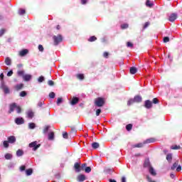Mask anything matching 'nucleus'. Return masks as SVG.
Segmentation results:
<instances>
[{"mask_svg":"<svg viewBox=\"0 0 182 182\" xmlns=\"http://www.w3.org/2000/svg\"><path fill=\"white\" fill-rule=\"evenodd\" d=\"M87 164H82L80 166V162H75L74 164V169L75 173H80V171L85 170L86 168Z\"/></svg>","mask_w":182,"mask_h":182,"instance_id":"nucleus-1","label":"nucleus"},{"mask_svg":"<svg viewBox=\"0 0 182 182\" xmlns=\"http://www.w3.org/2000/svg\"><path fill=\"white\" fill-rule=\"evenodd\" d=\"M105 103H106V102L103 97H99L95 100V105L97 106V107H103V106H105Z\"/></svg>","mask_w":182,"mask_h":182,"instance_id":"nucleus-2","label":"nucleus"},{"mask_svg":"<svg viewBox=\"0 0 182 182\" xmlns=\"http://www.w3.org/2000/svg\"><path fill=\"white\" fill-rule=\"evenodd\" d=\"M0 89L3 90V92L5 95H9V93H11L9 87H8L6 85H5V82L4 81L1 82Z\"/></svg>","mask_w":182,"mask_h":182,"instance_id":"nucleus-3","label":"nucleus"},{"mask_svg":"<svg viewBox=\"0 0 182 182\" xmlns=\"http://www.w3.org/2000/svg\"><path fill=\"white\" fill-rule=\"evenodd\" d=\"M53 39L54 41V44L55 46L59 45V43H60V42H62V41H63V37L62 36V35L58 34V36H54L53 37Z\"/></svg>","mask_w":182,"mask_h":182,"instance_id":"nucleus-4","label":"nucleus"},{"mask_svg":"<svg viewBox=\"0 0 182 182\" xmlns=\"http://www.w3.org/2000/svg\"><path fill=\"white\" fill-rule=\"evenodd\" d=\"M28 147L33 149V151H36L39 147H41V144H38V141H35L29 144Z\"/></svg>","mask_w":182,"mask_h":182,"instance_id":"nucleus-5","label":"nucleus"},{"mask_svg":"<svg viewBox=\"0 0 182 182\" xmlns=\"http://www.w3.org/2000/svg\"><path fill=\"white\" fill-rule=\"evenodd\" d=\"M144 107H146V109H151V107H153V103L151 101L149 100H146L144 102Z\"/></svg>","mask_w":182,"mask_h":182,"instance_id":"nucleus-6","label":"nucleus"},{"mask_svg":"<svg viewBox=\"0 0 182 182\" xmlns=\"http://www.w3.org/2000/svg\"><path fill=\"white\" fill-rule=\"evenodd\" d=\"M16 124H23L25 123V120L22 117H17L15 119Z\"/></svg>","mask_w":182,"mask_h":182,"instance_id":"nucleus-7","label":"nucleus"},{"mask_svg":"<svg viewBox=\"0 0 182 182\" xmlns=\"http://www.w3.org/2000/svg\"><path fill=\"white\" fill-rule=\"evenodd\" d=\"M86 180V176L83 174H80L77 176V181L78 182H83Z\"/></svg>","mask_w":182,"mask_h":182,"instance_id":"nucleus-8","label":"nucleus"},{"mask_svg":"<svg viewBox=\"0 0 182 182\" xmlns=\"http://www.w3.org/2000/svg\"><path fill=\"white\" fill-rule=\"evenodd\" d=\"M8 142L11 144H14L16 141V137L15 136H10L7 138Z\"/></svg>","mask_w":182,"mask_h":182,"instance_id":"nucleus-9","label":"nucleus"},{"mask_svg":"<svg viewBox=\"0 0 182 182\" xmlns=\"http://www.w3.org/2000/svg\"><path fill=\"white\" fill-rule=\"evenodd\" d=\"M16 109V103L14 102L9 106V114H11Z\"/></svg>","mask_w":182,"mask_h":182,"instance_id":"nucleus-10","label":"nucleus"},{"mask_svg":"<svg viewBox=\"0 0 182 182\" xmlns=\"http://www.w3.org/2000/svg\"><path fill=\"white\" fill-rule=\"evenodd\" d=\"M31 79L32 75L31 74H26L23 77V80H24V82H29V80H31Z\"/></svg>","mask_w":182,"mask_h":182,"instance_id":"nucleus-11","label":"nucleus"},{"mask_svg":"<svg viewBox=\"0 0 182 182\" xmlns=\"http://www.w3.org/2000/svg\"><path fill=\"white\" fill-rule=\"evenodd\" d=\"M177 18H178L177 14H171V16H169L168 18V21L170 22H174V21H176Z\"/></svg>","mask_w":182,"mask_h":182,"instance_id":"nucleus-12","label":"nucleus"},{"mask_svg":"<svg viewBox=\"0 0 182 182\" xmlns=\"http://www.w3.org/2000/svg\"><path fill=\"white\" fill-rule=\"evenodd\" d=\"M77 103H79V98L77 97H74L70 101V105H72V106H75V105H77Z\"/></svg>","mask_w":182,"mask_h":182,"instance_id":"nucleus-13","label":"nucleus"},{"mask_svg":"<svg viewBox=\"0 0 182 182\" xmlns=\"http://www.w3.org/2000/svg\"><path fill=\"white\" fill-rule=\"evenodd\" d=\"M141 100H143V99L139 95H136L134 97V102H135V103H140V102H141Z\"/></svg>","mask_w":182,"mask_h":182,"instance_id":"nucleus-14","label":"nucleus"},{"mask_svg":"<svg viewBox=\"0 0 182 182\" xmlns=\"http://www.w3.org/2000/svg\"><path fill=\"white\" fill-rule=\"evenodd\" d=\"M28 53H29V50L28 49H23L19 52V55L26 56V55H28Z\"/></svg>","mask_w":182,"mask_h":182,"instance_id":"nucleus-15","label":"nucleus"},{"mask_svg":"<svg viewBox=\"0 0 182 182\" xmlns=\"http://www.w3.org/2000/svg\"><path fill=\"white\" fill-rule=\"evenodd\" d=\"M129 73H131V75H136V73H137V68L136 67H131Z\"/></svg>","mask_w":182,"mask_h":182,"instance_id":"nucleus-16","label":"nucleus"},{"mask_svg":"<svg viewBox=\"0 0 182 182\" xmlns=\"http://www.w3.org/2000/svg\"><path fill=\"white\" fill-rule=\"evenodd\" d=\"M23 86H24V85H23V83L18 84V85H16L15 86V89H16V90L19 91V90L23 89Z\"/></svg>","mask_w":182,"mask_h":182,"instance_id":"nucleus-17","label":"nucleus"},{"mask_svg":"<svg viewBox=\"0 0 182 182\" xmlns=\"http://www.w3.org/2000/svg\"><path fill=\"white\" fill-rule=\"evenodd\" d=\"M149 173L151 176H157V173H156V171H154L153 166H150Z\"/></svg>","mask_w":182,"mask_h":182,"instance_id":"nucleus-18","label":"nucleus"},{"mask_svg":"<svg viewBox=\"0 0 182 182\" xmlns=\"http://www.w3.org/2000/svg\"><path fill=\"white\" fill-rule=\"evenodd\" d=\"M4 62L6 65H7V66H11L12 63V61L11 60V58H9V57L6 58Z\"/></svg>","mask_w":182,"mask_h":182,"instance_id":"nucleus-19","label":"nucleus"},{"mask_svg":"<svg viewBox=\"0 0 182 182\" xmlns=\"http://www.w3.org/2000/svg\"><path fill=\"white\" fill-rule=\"evenodd\" d=\"M133 147L134 149L137 148V149H141V147H144V143H139V144H134L133 146Z\"/></svg>","mask_w":182,"mask_h":182,"instance_id":"nucleus-20","label":"nucleus"},{"mask_svg":"<svg viewBox=\"0 0 182 182\" xmlns=\"http://www.w3.org/2000/svg\"><path fill=\"white\" fill-rule=\"evenodd\" d=\"M76 77H77V79H78V80H84L85 75L84 74H77Z\"/></svg>","mask_w":182,"mask_h":182,"instance_id":"nucleus-21","label":"nucleus"},{"mask_svg":"<svg viewBox=\"0 0 182 182\" xmlns=\"http://www.w3.org/2000/svg\"><path fill=\"white\" fill-rule=\"evenodd\" d=\"M156 141V139L154 138H150L146 139L144 142V144H146L147 143H154Z\"/></svg>","mask_w":182,"mask_h":182,"instance_id":"nucleus-22","label":"nucleus"},{"mask_svg":"<svg viewBox=\"0 0 182 182\" xmlns=\"http://www.w3.org/2000/svg\"><path fill=\"white\" fill-rule=\"evenodd\" d=\"M144 167L146 168L147 167H149L150 168V167H151V165H150V161L149 160H146L144 162Z\"/></svg>","mask_w":182,"mask_h":182,"instance_id":"nucleus-23","label":"nucleus"},{"mask_svg":"<svg viewBox=\"0 0 182 182\" xmlns=\"http://www.w3.org/2000/svg\"><path fill=\"white\" fill-rule=\"evenodd\" d=\"M33 116H34L33 112H32L31 110L28 111L27 117H28V119H32Z\"/></svg>","mask_w":182,"mask_h":182,"instance_id":"nucleus-24","label":"nucleus"},{"mask_svg":"<svg viewBox=\"0 0 182 182\" xmlns=\"http://www.w3.org/2000/svg\"><path fill=\"white\" fill-rule=\"evenodd\" d=\"M112 171H113V169L109 167H105L104 168V172H105L107 174H109L110 173H112Z\"/></svg>","mask_w":182,"mask_h":182,"instance_id":"nucleus-25","label":"nucleus"},{"mask_svg":"<svg viewBox=\"0 0 182 182\" xmlns=\"http://www.w3.org/2000/svg\"><path fill=\"white\" fill-rule=\"evenodd\" d=\"M21 156H23V151L21 149H18L16 151V156L21 157Z\"/></svg>","mask_w":182,"mask_h":182,"instance_id":"nucleus-26","label":"nucleus"},{"mask_svg":"<svg viewBox=\"0 0 182 182\" xmlns=\"http://www.w3.org/2000/svg\"><path fill=\"white\" fill-rule=\"evenodd\" d=\"M100 146V145L99 143H97V142H93V143L92 144V149H99Z\"/></svg>","mask_w":182,"mask_h":182,"instance_id":"nucleus-27","label":"nucleus"},{"mask_svg":"<svg viewBox=\"0 0 182 182\" xmlns=\"http://www.w3.org/2000/svg\"><path fill=\"white\" fill-rule=\"evenodd\" d=\"M32 173H33V170L32 168H28L26 170V176H32Z\"/></svg>","mask_w":182,"mask_h":182,"instance_id":"nucleus-28","label":"nucleus"},{"mask_svg":"<svg viewBox=\"0 0 182 182\" xmlns=\"http://www.w3.org/2000/svg\"><path fill=\"white\" fill-rule=\"evenodd\" d=\"M53 139H55V133L50 132L48 134V140H53Z\"/></svg>","mask_w":182,"mask_h":182,"instance_id":"nucleus-29","label":"nucleus"},{"mask_svg":"<svg viewBox=\"0 0 182 182\" xmlns=\"http://www.w3.org/2000/svg\"><path fill=\"white\" fill-rule=\"evenodd\" d=\"M134 103H135V102H134V98H131L127 102V106H132V105H133Z\"/></svg>","mask_w":182,"mask_h":182,"instance_id":"nucleus-30","label":"nucleus"},{"mask_svg":"<svg viewBox=\"0 0 182 182\" xmlns=\"http://www.w3.org/2000/svg\"><path fill=\"white\" fill-rule=\"evenodd\" d=\"M17 75H18V76H21L22 77H23V76L25 75V71L24 70H18V71H17Z\"/></svg>","mask_w":182,"mask_h":182,"instance_id":"nucleus-31","label":"nucleus"},{"mask_svg":"<svg viewBox=\"0 0 182 182\" xmlns=\"http://www.w3.org/2000/svg\"><path fill=\"white\" fill-rule=\"evenodd\" d=\"M95 41H97V38H96L95 36L90 37L88 39V42H95Z\"/></svg>","mask_w":182,"mask_h":182,"instance_id":"nucleus-32","label":"nucleus"},{"mask_svg":"<svg viewBox=\"0 0 182 182\" xmlns=\"http://www.w3.org/2000/svg\"><path fill=\"white\" fill-rule=\"evenodd\" d=\"M27 95L28 93L26 92V91H21L19 94L20 97H25Z\"/></svg>","mask_w":182,"mask_h":182,"instance_id":"nucleus-33","label":"nucleus"},{"mask_svg":"<svg viewBox=\"0 0 182 182\" xmlns=\"http://www.w3.org/2000/svg\"><path fill=\"white\" fill-rule=\"evenodd\" d=\"M178 166V161H176L171 166V170H176V168Z\"/></svg>","mask_w":182,"mask_h":182,"instance_id":"nucleus-34","label":"nucleus"},{"mask_svg":"<svg viewBox=\"0 0 182 182\" xmlns=\"http://www.w3.org/2000/svg\"><path fill=\"white\" fill-rule=\"evenodd\" d=\"M126 129L127 130V132H130L132 130V129H133V124H129L126 126Z\"/></svg>","mask_w":182,"mask_h":182,"instance_id":"nucleus-35","label":"nucleus"},{"mask_svg":"<svg viewBox=\"0 0 182 182\" xmlns=\"http://www.w3.org/2000/svg\"><path fill=\"white\" fill-rule=\"evenodd\" d=\"M4 157H5L6 160H11V159H12V154H6Z\"/></svg>","mask_w":182,"mask_h":182,"instance_id":"nucleus-36","label":"nucleus"},{"mask_svg":"<svg viewBox=\"0 0 182 182\" xmlns=\"http://www.w3.org/2000/svg\"><path fill=\"white\" fill-rule=\"evenodd\" d=\"M45 80V77L44 76H40L38 78V82L39 83H42V82H43Z\"/></svg>","mask_w":182,"mask_h":182,"instance_id":"nucleus-37","label":"nucleus"},{"mask_svg":"<svg viewBox=\"0 0 182 182\" xmlns=\"http://www.w3.org/2000/svg\"><path fill=\"white\" fill-rule=\"evenodd\" d=\"M4 144V147H5V149H8V147H9V142L8 141H4L3 142Z\"/></svg>","mask_w":182,"mask_h":182,"instance_id":"nucleus-38","label":"nucleus"},{"mask_svg":"<svg viewBox=\"0 0 182 182\" xmlns=\"http://www.w3.org/2000/svg\"><path fill=\"white\" fill-rule=\"evenodd\" d=\"M129 28V24L127 23H124L121 25V29H127Z\"/></svg>","mask_w":182,"mask_h":182,"instance_id":"nucleus-39","label":"nucleus"},{"mask_svg":"<svg viewBox=\"0 0 182 182\" xmlns=\"http://www.w3.org/2000/svg\"><path fill=\"white\" fill-rule=\"evenodd\" d=\"M55 96H56V95L55 94V92H51L49 93V97L50 99H55Z\"/></svg>","mask_w":182,"mask_h":182,"instance_id":"nucleus-40","label":"nucleus"},{"mask_svg":"<svg viewBox=\"0 0 182 182\" xmlns=\"http://www.w3.org/2000/svg\"><path fill=\"white\" fill-rule=\"evenodd\" d=\"M172 150H180L181 149V146L175 145L173 146H171Z\"/></svg>","mask_w":182,"mask_h":182,"instance_id":"nucleus-41","label":"nucleus"},{"mask_svg":"<svg viewBox=\"0 0 182 182\" xmlns=\"http://www.w3.org/2000/svg\"><path fill=\"white\" fill-rule=\"evenodd\" d=\"M146 6H149V8H151V6H153V4H151V1H150V0L146 1Z\"/></svg>","mask_w":182,"mask_h":182,"instance_id":"nucleus-42","label":"nucleus"},{"mask_svg":"<svg viewBox=\"0 0 182 182\" xmlns=\"http://www.w3.org/2000/svg\"><path fill=\"white\" fill-rule=\"evenodd\" d=\"M84 170L85 173H90V171H92V168H90V166H87Z\"/></svg>","mask_w":182,"mask_h":182,"instance_id":"nucleus-43","label":"nucleus"},{"mask_svg":"<svg viewBox=\"0 0 182 182\" xmlns=\"http://www.w3.org/2000/svg\"><path fill=\"white\" fill-rule=\"evenodd\" d=\"M150 26V22L147 21L144 24L143 29H146Z\"/></svg>","mask_w":182,"mask_h":182,"instance_id":"nucleus-44","label":"nucleus"},{"mask_svg":"<svg viewBox=\"0 0 182 182\" xmlns=\"http://www.w3.org/2000/svg\"><path fill=\"white\" fill-rule=\"evenodd\" d=\"M166 160H168V161H171V160H173V156L171 154L166 155Z\"/></svg>","mask_w":182,"mask_h":182,"instance_id":"nucleus-45","label":"nucleus"},{"mask_svg":"<svg viewBox=\"0 0 182 182\" xmlns=\"http://www.w3.org/2000/svg\"><path fill=\"white\" fill-rule=\"evenodd\" d=\"M18 14H19V15H25V14H26L25 9H19Z\"/></svg>","mask_w":182,"mask_h":182,"instance_id":"nucleus-46","label":"nucleus"},{"mask_svg":"<svg viewBox=\"0 0 182 182\" xmlns=\"http://www.w3.org/2000/svg\"><path fill=\"white\" fill-rule=\"evenodd\" d=\"M28 127H29V129H35V127H36V124H35V123H30V124H28Z\"/></svg>","mask_w":182,"mask_h":182,"instance_id":"nucleus-47","label":"nucleus"},{"mask_svg":"<svg viewBox=\"0 0 182 182\" xmlns=\"http://www.w3.org/2000/svg\"><path fill=\"white\" fill-rule=\"evenodd\" d=\"M100 113H102V109H97L95 111V114H96V116H100Z\"/></svg>","mask_w":182,"mask_h":182,"instance_id":"nucleus-48","label":"nucleus"},{"mask_svg":"<svg viewBox=\"0 0 182 182\" xmlns=\"http://www.w3.org/2000/svg\"><path fill=\"white\" fill-rule=\"evenodd\" d=\"M63 101V100L62 99V97H58L57 100L58 106H59V105H60V103H62Z\"/></svg>","mask_w":182,"mask_h":182,"instance_id":"nucleus-49","label":"nucleus"},{"mask_svg":"<svg viewBox=\"0 0 182 182\" xmlns=\"http://www.w3.org/2000/svg\"><path fill=\"white\" fill-rule=\"evenodd\" d=\"M16 109L17 113H18V114L22 112V109H21V107H19V106H17V105H16Z\"/></svg>","mask_w":182,"mask_h":182,"instance_id":"nucleus-50","label":"nucleus"},{"mask_svg":"<svg viewBox=\"0 0 182 182\" xmlns=\"http://www.w3.org/2000/svg\"><path fill=\"white\" fill-rule=\"evenodd\" d=\"M48 85L49 86H53V85H55V82H54L53 80H49L48 81Z\"/></svg>","mask_w":182,"mask_h":182,"instance_id":"nucleus-51","label":"nucleus"},{"mask_svg":"<svg viewBox=\"0 0 182 182\" xmlns=\"http://www.w3.org/2000/svg\"><path fill=\"white\" fill-rule=\"evenodd\" d=\"M167 42H170V38L166 36L164 38V43H167Z\"/></svg>","mask_w":182,"mask_h":182,"instance_id":"nucleus-52","label":"nucleus"},{"mask_svg":"<svg viewBox=\"0 0 182 182\" xmlns=\"http://www.w3.org/2000/svg\"><path fill=\"white\" fill-rule=\"evenodd\" d=\"M5 32H6V30H5L4 28H1L0 30V36H3L4 33H5Z\"/></svg>","mask_w":182,"mask_h":182,"instance_id":"nucleus-53","label":"nucleus"},{"mask_svg":"<svg viewBox=\"0 0 182 182\" xmlns=\"http://www.w3.org/2000/svg\"><path fill=\"white\" fill-rule=\"evenodd\" d=\"M63 139H68V132H63Z\"/></svg>","mask_w":182,"mask_h":182,"instance_id":"nucleus-54","label":"nucleus"},{"mask_svg":"<svg viewBox=\"0 0 182 182\" xmlns=\"http://www.w3.org/2000/svg\"><path fill=\"white\" fill-rule=\"evenodd\" d=\"M109 53L107 52H104L103 53V58H105V59H107L109 58Z\"/></svg>","mask_w":182,"mask_h":182,"instance_id":"nucleus-55","label":"nucleus"},{"mask_svg":"<svg viewBox=\"0 0 182 182\" xmlns=\"http://www.w3.org/2000/svg\"><path fill=\"white\" fill-rule=\"evenodd\" d=\"M146 180L149 182H156V181H152L151 177L149 175L146 176Z\"/></svg>","mask_w":182,"mask_h":182,"instance_id":"nucleus-56","label":"nucleus"},{"mask_svg":"<svg viewBox=\"0 0 182 182\" xmlns=\"http://www.w3.org/2000/svg\"><path fill=\"white\" fill-rule=\"evenodd\" d=\"M152 102L154 105H157L159 103V100L157 98H154Z\"/></svg>","mask_w":182,"mask_h":182,"instance_id":"nucleus-57","label":"nucleus"},{"mask_svg":"<svg viewBox=\"0 0 182 182\" xmlns=\"http://www.w3.org/2000/svg\"><path fill=\"white\" fill-rule=\"evenodd\" d=\"M127 48H133V44L131 42H127Z\"/></svg>","mask_w":182,"mask_h":182,"instance_id":"nucleus-58","label":"nucleus"},{"mask_svg":"<svg viewBox=\"0 0 182 182\" xmlns=\"http://www.w3.org/2000/svg\"><path fill=\"white\" fill-rule=\"evenodd\" d=\"M38 50H40V52H43V46L39 45Z\"/></svg>","mask_w":182,"mask_h":182,"instance_id":"nucleus-59","label":"nucleus"},{"mask_svg":"<svg viewBox=\"0 0 182 182\" xmlns=\"http://www.w3.org/2000/svg\"><path fill=\"white\" fill-rule=\"evenodd\" d=\"M48 130H49V127H46L44 128V129H43V133H44V134L48 133Z\"/></svg>","mask_w":182,"mask_h":182,"instance_id":"nucleus-60","label":"nucleus"},{"mask_svg":"<svg viewBox=\"0 0 182 182\" xmlns=\"http://www.w3.org/2000/svg\"><path fill=\"white\" fill-rule=\"evenodd\" d=\"M12 75H14V71H12V70L9 71L7 73V76H9V77L11 76Z\"/></svg>","mask_w":182,"mask_h":182,"instance_id":"nucleus-61","label":"nucleus"},{"mask_svg":"<svg viewBox=\"0 0 182 182\" xmlns=\"http://www.w3.org/2000/svg\"><path fill=\"white\" fill-rule=\"evenodd\" d=\"M25 168H26V166H21L20 167L21 171H25Z\"/></svg>","mask_w":182,"mask_h":182,"instance_id":"nucleus-62","label":"nucleus"},{"mask_svg":"<svg viewBox=\"0 0 182 182\" xmlns=\"http://www.w3.org/2000/svg\"><path fill=\"white\" fill-rule=\"evenodd\" d=\"M82 5H86L87 4V0H81Z\"/></svg>","mask_w":182,"mask_h":182,"instance_id":"nucleus-63","label":"nucleus"},{"mask_svg":"<svg viewBox=\"0 0 182 182\" xmlns=\"http://www.w3.org/2000/svg\"><path fill=\"white\" fill-rule=\"evenodd\" d=\"M176 171H181V166L178 165V167L176 168Z\"/></svg>","mask_w":182,"mask_h":182,"instance_id":"nucleus-64","label":"nucleus"}]
</instances>
